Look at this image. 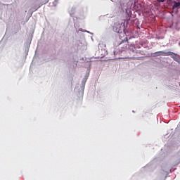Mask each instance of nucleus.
<instances>
[{
    "instance_id": "obj_1",
    "label": "nucleus",
    "mask_w": 180,
    "mask_h": 180,
    "mask_svg": "<svg viewBox=\"0 0 180 180\" xmlns=\"http://www.w3.org/2000/svg\"><path fill=\"white\" fill-rule=\"evenodd\" d=\"M155 56H172V54H174V53H172L171 51L164 52V51H161L155 52Z\"/></svg>"
},
{
    "instance_id": "obj_2",
    "label": "nucleus",
    "mask_w": 180,
    "mask_h": 180,
    "mask_svg": "<svg viewBox=\"0 0 180 180\" xmlns=\"http://www.w3.org/2000/svg\"><path fill=\"white\" fill-rule=\"evenodd\" d=\"M113 30L115 33H122V26L120 24L115 25Z\"/></svg>"
},
{
    "instance_id": "obj_3",
    "label": "nucleus",
    "mask_w": 180,
    "mask_h": 180,
    "mask_svg": "<svg viewBox=\"0 0 180 180\" xmlns=\"http://www.w3.org/2000/svg\"><path fill=\"white\" fill-rule=\"evenodd\" d=\"M179 6H180V1H174V4L172 6V9H175V8H178Z\"/></svg>"
},
{
    "instance_id": "obj_4",
    "label": "nucleus",
    "mask_w": 180,
    "mask_h": 180,
    "mask_svg": "<svg viewBox=\"0 0 180 180\" xmlns=\"http://www.w3.org/2000/svg\"><path fill=\"white\" fill-rule=\"evenodd\" d=\"M129 49H130V50H132V51H134V50L136 49V48L134 46H131L129 47Z\"/></svg>"
},
{
    "instance_id": "obj_5",
    "label": "nucleus",
    "mask_w": 180,
    "mask_h": 180,
    "mask_svg": "<svg viewBox=\"0 0 180 180\" xmlns=\"http://www.w3.org/2000/svg\"><path fill=\"white\" fill-rule=\"evenodd\" d=\"M157 2H159V4H161L162 2H165V0H156Z\"/></svg>"
},
{
    "instance_id": "obj_6",
    "label": "nucleus",
    "mask_w": 180,
    "mask_h": 180,
    "mask_svg": "<svg viewBox=\"0 0 180 180\" xmlns=\"http://www.w3.org/2000/svg\"><path fill=\"white\" fill-rule=\"evenodd\" d=\"M124 41H127V37H125L124 40H122V43H124Z\"/></svg>"
}]
</instances>
